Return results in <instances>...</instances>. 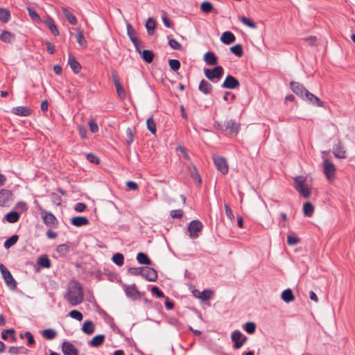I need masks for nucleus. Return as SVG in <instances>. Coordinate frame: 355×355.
<instances>
[{
    "mask_svg": "<svg viewBox=\"0 0 355 355\" xmlns=\"http://www.w3.org/2000/svg\"><path fill=\"white\" fill-rule=\"evenodd\" d=\"M143 269H144V266L139 267V268L131 267V268H128V272L129 274H130L132 275H141V272L143 271Z\"/></svg>",
    "mask_w": 355,
    "mask_h": 355,
    "instance_id": "13d9d810",
    "label": "nucleus"
},
{
    "mask_svg": "<svg viewBox=\"0 0 355 355\" xmlns=\"http://www.w3.org/2000/svg\"><path fill=\"white\" fill-rule=\"evenodd\" d=\"M71 223L76 227L87 225L89 223L88 218L85 216H75L71 219Z\"/></svg>",
    "mask_w": 355,
    "mask_h": 355,
    "instance_id": "4be33fe9",
    "label": "nucleus"
},
{
    "mask_svg": "<svg viewBox=\"0 0 355 355\" xmlns=\"http://www.w3.org/2000/svg\"><path fill=\"white\" fill-rule=\"evenodd\" d=\"M44 24L49 28L53 35L57 36L60 34L58 28L52 18L49 17L46 20L44 21Z\"/></svg>",
    "mask_w": 355,
    "mask_h": 355,
    "instance_id": "c756f323",
    "label": "nucleus"
},
{
    "mask_svg": "<svg viewBox=\"0 0 355 355\" xmlns=\"http://www.w3.org/2000/svg\"><path fill=\"white\" fill-rule=\"evenodd\" d=\"M12 193L8 189L0 190V206L6 207L12 200Z\"/></svg>",
    "mask_w": 355,
    "mask_h": 355,
    "instance_id": "4468645a",
    "label": "nucleus"
},
{
    "mask_svg": "<svg viewBox=\"0 0 355 355\" xmlns=\"http://www.w3.org/2000/svg\"><path fill=\"white\" fill-rule=\"evenodd\" d=\"M148 130L152 133L155 134L156 132V124L153 117H149L146 121Z\"/></svg>",
    "mask_w": 355,
    "mask_h": 355,
    "instance_id": "09e8293b",
    "label": "nucleus"
},
{
    "mask_svg": "<svg viewBox=\"0 0 355 355\" xmlns=\"http://www.w3.org/2000/svg\"><path fill=\"white\" fill-rule=\"evenodd\" d=\"M240 21L245 25L248 26V27L255 29L257 28V24L250 18L242 16L240 17Z\"/></svg>",
    "mask_w": 355,
    "mask_h": 355,
    "instance_id": "49530a36",
    "label": "nucleus"
},
{
    "mask_svg": "<svg viewBox=\"0 0 355 355\" xmlns=\"http://www.w3.org/2000/svg\"><path fill=\"white\" fill-rule=\"evenodd\" d=\"M200 9L202 12L208 13L212 11L213 6L209 1H204L200 5Z\"/></svg>",
    "mask_w": 355,
    "mask_h": 355,
    "instance_id": "864d4df0",
    "label": "nucleus"
},
{
    "mask_svg": "<svg viewBox=\"0 0 355 355\" xmlns=\"http://www.w3.org/2000/svg\"><path fill=\"white\" fill-rule=\"evenodd\" d=\"M236 40L234 35L230 31H225L223 33L220 40L225 44H230Z\"/></svg>",
    "mask_w": 355,
    "mask_h": 355,
    "instance_id": "cd10ccee",
    "label": "nucleus"
},
{
    "mask_svg": "<svg viewBox=\"0 0 355 355\" xmlns=\"http://www.w3.org/2000/svg\"><path fill=\"white\" fill-rule=\"evenodd\" d=\"M20 337L23 338L24 337L27 338L28 345L31 346L35 344V341L33 338V334L30 331H26L24 334H21Z\"/></svg>",
    "mask_w": 355,
    "mask_h": 355,
    "instance_id": "3c124183",
    "label": "nucleus"
},
{
    "mask_svg": "<svg viewBox=\"0 0 355 355\" xmlns=\"http://www.w3.org/2000/svg\"><path fill=\"white\" fill-rule=\"evenodd\" d=\"M69 315L73 318L77 320L78 321H81L83 320V314L78 310H72L69 312Z\"/></svg>",
    "mask_w": 355,
    "mask_h": 355,
    "instance_id": "4d7b16f0",
    "label": "nucleus"
},
{
    "mask_svg": "<svg viewBox=\"0 0 355 355\" xmlns=\"http://www.w3.org/2000/svg\"><path fill=\"white\" fill-rule=\"evenodd\" d=\"M231 339L234 342V348L238 349L247 341L248 338L239 330H235L231 334Z\"/></svg>",
    "mask_w": 355,
    "mask_h": 355,
    "instance_id": "423d86ee",
    "label": "nucleus"
},
{
    "mask_svg": "<svg viewBox=\"0 0 355 355\" xmlns=\"http://www.w3.org/2000/svg\"><path fill=\"white\" fill-rule=\"evenodd\" d=\"M68 64H69L71 70L75 73H78L80 72L81 69V66L80 63L76 60L75 57L71 54H69V55Z\"/></svg>",
    "mask_w": 355,
    "mask_h": 355,
    "instance_id": "393cba45",
    "label": "nucleus"
},
{
    "mask_svg": "<svg viewBox=\"0 0 355 355\" xmlns=\"http://www.w3.org/2000/svg\"><path fill=\"white\" fill-rule=\"evenodd\" d=\"M324 173L328 180L334 178L336 167L334 164L328 159H325L323 162Z\"/></svg>",
    "mask_w": 355,
    "mask_h": 355,
    "instance_id": "9d476101",
    "label": "nucleus"
},
{
    "mask_svg": "<svg viewBox=\"0 0 355 355\" xmlns=\"http://www.w3.org/2000/svg\"><path fill=\"white\" fill-rule=\"evenodd\" d=\"M204 60L209 65H216L218 63L217 56L211 51H208L204 55Z\"/></svg>",
    "mask_w": 355,
    "mask_h": 355,
    "instance_id": "bb28decb",
    "label": "nucleus"
},
{
    "mask_svg": "<svg viewBox=\"0 0 355 355\" xmlns=\"http://www.w3.org/2000/svg\"><path fill=\"white\" fill-rule=\"evenodd\" d=\"M18 239H19L18 235L15 234V235L12 236L11 237L8 239L4 242V244H3L4 248L6 249H9L10 248H11L12 245H14L17 242Z\"/></svg>",
    "mask_w": 355,
    "mask_h": 355,
    "instance_id": "79ce46f5",
    "label": "nucleus"
},
{
    "mask_svg": "<svg viewBox=\"0 0 355 355\" xmlns=\"http://www.w3.org/2000/svg\"><path fill=\"white\" fill-rule=\"evenodd\" d=\"M0 270L8 286L11 289H15L17 288V282L9 270L3 264L1 263Z\"/></svg>",
    "mask_w": 355,
    "mask_h": 355,
    "instance_id": "20e7f679",
    "label": "nucleus"
},
{
    "mask_svg": "<svg viewBox=\"0 0 355 355\" xmlns=\"http://www.w3.org/2000/svg\"><path fill=\"white\" fill-rule=\"evenodd\" d=\"M20 215L17 211H10L6 216V220L10 223H16L19 220Z\"/></svg>",
    "mask_w": 355,
    "mask_h": 355,
    "instance_id": "e433bc0d",
    "label": "nucleus"
},
{
    "mask_svg": "<svg viewBox=\"0 0 355 355\" xmlns=\"http://www.w3.org/2000/svg\"><path fill=\"white\" fill-rule=\"evenodd\" d=\"M137 261L139 263L143 265H151L152 261L148 258L146 254L144 252H139L137 255Z\"/></svg>",
    "mask_w": 355,
    "mask_h": 355,
    "instance_id": "473e14b6",
    "label": "nucleus"
},
{
    "mask_svg": "<svg viewBox=\"0 0 355 355\" xmlns=\"http://www.w3.org/2000/svg\"><path fill=\"white\" fill-rule=\"evenodd\" d=\"M282 299L288 303L294 300V295L291 289L287 288L284 290L282 293Z\"/></svg>",
    "mask_w": 355,
    "mask_h": 355,
    "instance_id": "4c0bfd02",
    "label": "nucleus"
},
{
    "mask_svg": "<svg viewBox=\"0 0 355 355\" xmlns=\"http://www.w3.org/2000/svg\"><path fill=\"white\" fill-rule=\"evenodd\" d=\"M126 134L128 137V141L127 144L128 145L131 144L133 142L134 140V134L132 132V130L130 128H128L126 130Z\"/></svg>",
    "mask_w": 355,
    "mask_h": 355,
    "instance_id": "69168bd1",
    "label": "nucleus"
},
{
    "mask_svg": "<svg viewBox=\"0 0 355 355\" xmlns=\"http://www.w3.org/2000/svg\"><path fill=\"white\" fill-rule=\"evenodd\" d=\"M223 72L224 70L221 66H216L211 69H205V75L206 78L214 83L215 82V79L218 80L222 78Z\"/></svg>",
    "mask_w": 355,
    "mask_h": 355,
    "instance_id": "7ed1b4c3",
    "label": "nucleus"
},
{
    "mask_svg": "<svg viewBox=\"0 0 355 355\" xmlns=\"http://www.w3.org/2000/svg\"><path fill=\"white\" fill-rule=\"evenodd\" d=\"M12 112L17 116H27L31 114V110L28 107L17 106L12 108Z\"/></svg>",
    "mask_w": 355,
    "mask_h": 355,
    "instance_id": "b1692460",
    "label": "nucleus"
},
{
    "mask_svg": "<svg viewBox=\"0 0 355 355\" xmlns=\"http://www.w3.org/2000/svg\"><path fill=\"white\" fill-rule=\"evenodd\" d=\"M332 152L334 156L338 159L346 158V151L340 139H338V142L333 146Z\"/></svg>",
    "mask_w": 355,
    "mask_h": 355,
    "instance_id": "2eb2a0df",
    "label": "nucleus"
},
{
    "mask_svg": "<svg viewBox=\"0 0 355 355\" xmlns=\"http://www.w3.org/2000/svg\"><path fill=\"white\" fill-rule=\"evenodd\" d=\"M127 34L130 39L131 37H136V31L132 26L129 23L127 24Z\"/></svg>",
    "mask_w": 355,
    "mask_h": 355,
    "instance_id": "0e129e2a",
    "label": "nucleus"
},
{
    "mask_svg": "<svg viewBox=\"0 0 355 355\" xmlns=\"http://www.w3.org/2000/svg\"><path fill=\"white\" fill-rule=\"evenodd\" d=\"M37 263L38 265L45 268H49L51 266V261L46 255L39 257Z\"/></svg>",
    "mask_w": 355,
    "mask_h": 355,
    "instance_id": "c9c22d12",
    "label": "nucleus"
},
{
    "mask_svg": "<svg viewBox=\"0 0 355 355\" xmlns=\"http://www.w3.org/2000/svg\"><path fill=\"white\" fill-rule=\"evenodd\" d=\"M112 260L116 265L121 266L124 263V257L121 253H116L112 256Z\"/></svg>",
    "mask_w": 355,
    "mask_h": 355,
    "instance_id": "37998d69",
    "label": "nucleus"
},
{
    "mask_svg": "<svg viewBox=\"0 0 355 355\" xmlns=\"http://www.w3.org/2000/svg\"><path fill=\"white\" fill-rule=\"evenodd\" d=\"M44 223L46 226H53L58 223L55 216L51 212L44 210L41 212Z\"/></svg>",
    "mask_w": 355,
    "mask_h": 355,
    "instance_id": "6ab92c4d",
    "label": "nucleus"
},
{
    "mask_svg": "<svg viewBox=\"0 0 355 355\" xmlns=\"http://www.w3.org/2000/svg\"><path fill=\"white\" fill-rule=\"evenodd\" d=\"M95 326L92 321L86 320L84 322L82 326V331L88 335H91L94 332Z\"/></svg>",
    "mask_w": 355,
    "mask_h": 355,
    "instance_id": "c85d7f7f",
    "label": "nucleus"
},
{
    "mask_svg": "<svg viewBox=\"0 0 355 355\" xmlns=\"http://www.w3.org/2000/svg\"><path fill=\"white\" fill-rule=\"evenodd\" d=\"M105 336L103 334H98L95 336L90 341L88 345L92 347H98L101 346L105 342Z\"/></svg>",
    "mask_w": 355,
    "mask_h": 355,
    "instance_id": "412c9836",
    "label": "nucleus"
},
{
    "mask_svg": "<svg viewBox=\"0 0 355 355\" xmlns=\"http://www.w3.org/2000/svg\"><path fill=\"white\" fill-rule=\"evenodd\" d=\"M76 39L78 44L83 47H87V42L86 40L83 35V31L80 28L77 29V33L76 35Z\"/></svg>",
    "mask_w": 355,
    "mask_h": 355,
    "instance_id": "f704fd0d",
    "label": "nucleus"
},
{
    "mask_svg": "<svg viewBox=\"0 0 355 355\" xmlns=\"http://www.w3.org/2000/svg\"><path fill=\"white\" fill-rule=\"evenodd\" d=\"M224 125L225 127V130H229V132L232 135H236L239 132L240 123L236 122L235 120H227L225 121Z\"/></svg>",
    "mask_w": 355,
    "mask_h": 355,
    "instance_id": "f3484780",
    "label": "nucleus"
},
{
    "mask_svg": "<svg viewBox=\"0 0 355 355\" xmlns=\"http://www.w3.org/2000/svg\"><path fill=\"white\" fill-rule=\"evenodd\" d=\"M202 224L198 220H193L191 221L188 225V231L189 236L191 239H196L199 236V232L202 230Z\"/></svg>",
    "mask_w": 355,
    "mask_h": 355,
    "instance_id": "39448f33",
    "label": "nucleus"
},
{
    "mask_svg": "<svg viewBox=\"0 0 355 355\" xmlns=\"http://www.w3.org/2000/svg\"><path fill=\"white\" fill-rule=\"evenodd\" d=\"M137 52L139 53L141 58L147 63H151L154 58V53L150 50H143L140 49Z\"/></svg>",
    "mask_w": 355,
    "mask_h": 355,
    "instance_id": "5701e85b",
    "label": "nucleus"
},
{
    "mask_svg": "<svg viewBox=\"0 0 355 355\" xmlns=\"http://www.w3.org/2000/svg\"><path fill=\"white\" fill-rule=\"evenodd\" d=\"M183 211L182 209L172 210L171 211V216L173 218H181L183 216Z\"/></svg>",
    "mask_w": 355,
    "mask_h": 355,
    "instance_id": "680f3d73",
    "label": "nucleus"
},
{
    "mask_svg": "<svg viewBox=\"0 0 355 355\" xmlns=\"http://www.w3.org/2000/svg\"><path fill=\"white\" fill-rule=\"evenodd\" d=\"M64 355H78V349L70 342L64 341L62 344Z\"/></svg>",
    "mask_w": 355,
    "mask_h": 355,
    "instance_id": "a211bd4d",
    "label": "nucleus"
},
{
    "mask_svg": "<svg viewBox=\"0 0 355 355\" xmlns=\"http://www.w3.org/2000/svg\"><path fill=\"white\" fill-rule=\"evenodd\" d=\"M290 87L291 90L301 98H302V97L308 90L302 84L295 81H291L290 83Z\"/></svg>",
    "mask_w": 355,
    "mask_h": 355,
    "instance_id": "dca6fc26",
    "label": "nucleus"
},
{
    "mask_svg": "<svg viewBox=\"0 0 355 355\" xmlns=\"http://www.w3.org/2000/svg\"><path fill=\"white\" fill-rule=\"evenodd\" d=\"M27 10H28L30 17L33 21H41L40 17L39 16L38 13L37 12V11L35 9H33L31 7H28Z\"/></svg>",
    "mask_w": 355,
    "mask_h": 355,
    "instance_id": "8fccbe9b",
    "label": "nucleus"
},
{
    "mask_svg": "<svg viewBox=\"0 0 355 355\" xmlns=\"http://www.w3.org/2000/svg\"><path fill=\"white\" fill-rule=\"evenodd\" d=\"M15 39V34L10 33L8 31H3L0 35V40L6 43H11Z\"/></svg>",
    "mask_w": 355,
    "mask_h": 355,
    "instance_id": "7c9ffc66",
    "label": "nucleus"
},
{
    "mask_svg": "<svg viewBox=\"0 0 355 355\" xmlns=\"http://www.w3.org/2000/svg\"><path fill=\"white\" fill-rule=\"evenodd\" d=\"M42 336L48 340H53L57 336V332L53 329H46L42 331Z\"/></svg>",
    "mask_w": 355,
    "mask_h": 355,
    "instance_id": "58836bf2",
    "label": "nucleus"
},
{
    "mask_svg": "<svg viewBox=\"0 0 355 355\" xmlns=\"http://www.w3.org/2000/svg\"><path fill=\"white\" fill-rule=\"evenodd\" d=\"M155 27V21L152 18H149L146 24V28L149 35H152L153 33Z\"/></svg>",
    "mask_w": 355,
    "mask_h": 355,
    "instance_id": "a18cd8bd",
    "label": "nucleus"
},
{
    "mask_svg": "<svg viewBox=\"0 0 355 355\" xmlns=\"http://www.w3.org/2000/svg\"><path fill=\"white\" fill-rule=\"evenodd\" d=\"M213 161L216 168L223 175L228 173L229 167L226 159L218 155L213 156Z\"/></svg>",
    "mask_w": 355,
    "mask_h": 355,
    "instance_id": "0eeeda50",
    "label": "nucleus"
},
{
    "mask_svg": "<svg viewBox=\"0 0 355 355\" xmlns=\"http://www.w3.org/2000/svg\"><path fill=\"white\" fill-rule=\"evenodd\" d=\"M300 241V239L297 236L293 235H288L287 236V243L289 245H295L299 243Z\"/></svg>",
    "mask_w": 355,
    "mask_h": 355,
    "instance_id": "bf43d9fd",
    "label": "nucleus"
},
{
    "mask_svg": "<svg viewBox=\"0 0 355 355\" xmlns=\"http://www.w3.org/2000/svg\"><path fill=\"white\" fill-rule=\"evenodd\" d=\"M193 293L196 297L200 298L202 301L208 300L213 296V291L210 289L204 290L203 291L194 290Z\"/></svg>",
    "mask_w": 355,
    "mask_h": 355,
    "instance_id": "aec40b11",
    "label": "nucleus"
},
{
    "mask_svg": "<svg viewBox=\"0 0 355 355\" xmlns=\"http://www.w3.org/2000/svg\"><path fill=\"white\" fill-rule=\"evenodd\" d=\"M151 292L153 295H156L158 297H166L164 293L156 286H154L151 288Z\"/></svg>",
    "mask_w": 355,
    "mask_h": 355,
    "instance_id": "052dcab7",
    "label": "nucleus"
},
{
    "mask_svg": "<svg viewBox=\"0 0 355 355\" xmlns=\"http://www.w3.org/2000/svg\"><path fill=\"white\" fill-rule=\"evenodd\" d=\"M230 51L232 53L238 57H241L243 55V46L239 44L232 46L230 48Z\"/></svg>",
    "mask_w": 355,
    "mask_h": 355,
    "instance_id": "c03bdc74",
    "label": "nucleus"
},
{
    "mask_svg": "<svg viewBox=\"0 0 355 355\" xmlns=\"http://www.w3.org/2000/svg\"><path fill=\"white\" fill-rule=\"evenodd\" d=\"M123 289L127 297H128L131 300H136L140 299V292L137 290L136 285L135 284L130 286L125 284L123 286Z\"/></svg>",
    "mask_w": 355,
    "mask_h": 355,
    "instance_id": "6e6552de",
    "label": "nucleus"
},
{
    "mask_svg": "<svg viewBox=\"0 0 355 355\" xmlns=\"http://www.w3.org/2000/svg\"><path fill=\"white\" fill-rule=\"evenodd\" d=\"M112 78L113 83L114 84V86L116 87V91L117 93L118 96L120 99L124 100L126 98V93L125 91L121 85V83L119 81V78L116 73H112Z\"/></svg>",
    "mask_w": 355,
    "mask_h": 355,
    "instance_id": "1a4fd4ad",
    "label": "nucleus"
},
{
    "mask_svg": "<svg viewBox=\"0 0 355 355\" xmlns=\"http://www.w3.org/2000/svg\"><path fill=\"white\" fill-rule=\"evenodd\" d=\"M313 211H314V207L311 202H306L304 204L303 213H304V216L310 217L313 215Z\"/></svg>",
    "mask_w": 355,
    "mask_h": 355,
    "instance_id": "a19ab883",
    "label": "nucleus"
},
{
    "mask_svg": "<svg viewBox=\"0 0 355 355\" xmlns=\"http://www.w3.org/2000/svg\"><path fill=\"white\" fill-rule=\"evenodd\" d=\"M212 85L207 80H202L200 82L198 89L205 94H209L212 92Z\"/></svg>",
    "mask_w": 355,
    "mask_h": 355,
    "instance_id": "a878e982",
    "label": "nucleus"
},
{
    "mask_svg": "<svg viewBox=\"0 0 355 355\" xmlns=\"http://www.w3.org/2000/svg\"><path fill=\"white\" fill-rule=\"evenodd\" d=\"M11 17L10 12L7 8H0V22L7 23Z\"/></svg>",
    "mask_w": 355,
    "mask_h": 355,
    "instance_id": "72a5a7b5",
    "label": "nucleus"
},
{
    "mask_svg": "<svg viewBox=\"0 0 355 355\" xmlns=\"http://www.w3.org/2000/svg\"><path fill=\"white\" fill-rule=\"evenodd\" d=\"M189 171L191 177L193 180H196L198 184H200L201 178H200V175L197 170V168L194 165H191V166L189 167Z\"/></svg>",
    "mask_w": 355,
    "mask_h": 355,
    "instance_id": "ea45409f",
    "label": "nucleus"
},
{
    "mask_svg": "<svg viewBox=\"0 0 355 355\" xmlns=\"http://www.w3.org/2000/svg\"><path fill=\"white\" fill-rule=\"evenodd\" d=\"M295 189L304 198L311 196V189L306 183V178L302 175H297L293 178Z\"/></svg>",
    "mask_w": 355,
    "mask_h": 355,
    "instance_id": "f03ea898",
    "label": "nucleus"
},
{
    "mask_svg": "<svg viewBox=\"0 0 355 355\" xmlns=\"http://www.w3.org/2000/svg\"><path fill=\"white\" fill-rule=\"evenodd\" d=\"M141 277L149 282H155L157 279V272L153 268L144 266Z\"/></svg>",
    "mask_w": 355,
    "mask_h": 355,
    "instance_id": "ddd939ff",
    "label": "nucleus"
},
{
    "mask_svg": "<svg viewBox=\"0 0 355 355\" xmlns=\"http://www.w3.org/2000/svg\"><path fill=\"white\" fill-rule=\"evenodd\" d=\"M62 13L67 20L69 21V24L71 25H76L77 24V19L76 16L71 13L67 8H62Z\"/></svg>",
    "mask_w": 355,
    "mask_h": 355,
    "instance_id": "2f4dec72",
    "label": "nucleus"
},
{
    "mask_svg": "<svg viewBox=\"0 0 355 355\" xmlns=\"http://www.w3.org/2000/svg\"><path fill=\"white\" fill-rule=\"evenodd\" d=\"M240 86L239 81L234 76L231 75H228L224 82L223 83L221 87L225 89H236Z\"/></svg>",
    "mask_w": 355,
    "mask_h": 355,
    "instance_id": "f8f14e48",
    "label": "nucleus"
},
{
    "mask_svg": "<svg viewBox=\"0 0 355 355\" xmlns=\"http://www.w3.org/2000/svg\"><path fill=\"white\" fill-rule=\"evenodd\" d=\"M225 214L227 217L230 220H233L234 218V216L233 214V212L231 209V208L227 205H225Z\"/></svg>",
    "mask_w": 355,
    "mask_h": 355,
    "instance_id": "338daca9",
    "label": "nucleus"
},
{
    "mask_svg": "<svg viewBox=\"0 0 355 355\" xmlns=\"http://www.w3.org/2000/svg\"><path fill=\"white\" fill-rule=\"evenodd\" d=\"M65 298L71 306H76L83 302L84 292L81 284L78 282H70Z\"/></svg>",
    "mask_w": 355,
    "mask_h": 355,
    "instance_id": "f257e3e1",
    "label": "nucleus"
},
{
    "mask_svg": "<svg viewBox=\"0 0 355 355\" xmlns=\"http://www.w3.org/2000/svg\"><path fill=\"white\" fill-rule=\"evenodd\" d=\"M87 159L89 162L95 164H98L99 163V162H100L99 158L98 157H96L95 155L92 154V153H89L87 155Z\"/></svg>",
    "mask_w": 355,
    "mask_h": 355,
    "instance_id": "e2e57ef3",
    "label": "nucleus"
},
{
    "mask_svg": "<svg viewBox=\"0 0 355 355\" xmlns=\"http://www.w3.org/2000/svg\"><path fill=\"white\" fill-rule=\"evenodd\" d=\"M168 45L171 49L175 50L181 51L182 50V46L175 39H170L168 40Z\"/></svg>",
    "mask_w": 355,
    "mask_h": 355,
    "instance_id": "6e6d98bb",
    "label": "nucleus"
},
{
    "mask_svg": "<svg viewBox=\"0 0 355 355\" xmlns=\"http://www.w3.org/2000/svg\"><path fill=\"white\" fill-rule=\"evenodd\" d=\"M89 130L92 133H96L98 131V125L94 121L91 120L89 122Z\"/></svg>",
    "mask_w": 355,
    "mask_h": 355,
    "instance_id": "774afa93",
    "label": "nucleus"
},
{
    "mask_svg": "<svg viewBox=\"0 0 355 355\" xmlns=\"http://www.w3.org/2000/svg\"><path fill=\"white\" fill-rule=\"evenodd\" d=\"M168 64L170 68L174 71H177L180 68V62L178 60L170 59L168 60Z\"/></svg>",
    "mask_w": 355,
    "mask_h": 355,
    "instance_id": "5fc2aeb1",
    "label": "nucleus"
},
{
    "mask_svg": "<svg viewBox=\"0 0 355 355\" xmlns=\"http://www.w3.org/2000/svg\"><path fill=\"white\" fill-rule=\"evenodd\" d=\"M243 329L247 333L252 334L256 331V324L253 322H248L244 324Z\"/></svg>",
    "mask_w": 355,
    "mask_h": 355,
    "instance_id": "de8ad7c7",
    "label": "nucleus"
},
{
    "mask_svg": "<svg viewBox=\"0 0 355 355\" xmlns=\"http://www.w3.org/2000/svg\"><path fill=\"white\" fill-rule=\"evenodd\" d=\"M56 251L60 255L64 256L69 251V247L66 244L59 245L56 248Z\"/></svg>",
    "mask_w": 355,
    "mask_h": 355,
    "instance_id": "603ef678",
    "label": "nucleus"
},
{
    "mask_svg": "<svg viewBox=\"0 0 355 355\" xmlns=\"http://www.w3.org/2000/svg\"><path fill=\"white\" fill-rule=\"evenodd\" d=\"M302 99L309 102L313 105L320 107H324V103L318 97L311 93L309 90H307Z\"/></svg>",
    "mask_w": 355,
    "mask_h": 355,
    "instance_id": "9b49d317",
    "label": "nucleus"
}]
</instances>
